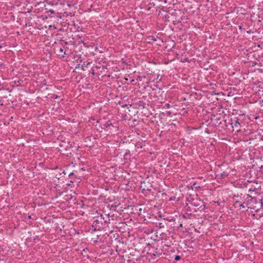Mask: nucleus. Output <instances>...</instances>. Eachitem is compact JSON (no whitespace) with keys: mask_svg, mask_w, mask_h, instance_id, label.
Wrapping results in <instances>:
<instances>
[{"mask_svg":"<svg viewBox=\"0 0 263 263\" xmlns=\"http://www.w3.org/2000/svg\"><path fill=\"white\" fill-rule=\"evenodd\" d=\"M98 215L93 217V220L91 225L93 230L101 231L108 226L110 221V215L109 214L98 213Z\"/></svg>","mask_w":263,"mask_h":263,"instance_id":"nucleus-1","label":"nucleus"},{"mask_svg":"<svg viewBox=\"0 0 263 263\" xmlns=\"http://www.w3.org/2000/svg\"><path fill=\"white\" fill-rule=\"evenodd\" d=\"M227 122V124H228L229 130L232 131L236 130V132L241 130L240 127L242 121L239 119L238 117L233 115H228Z\"/></svg>","mask_w":263,"mask_h":263,"instance_id":"nucleus-2","label":"nucleus"},{"mask_svg":"<svg viewBox=\"0 0 263 263\" xmlns=\"http://www.w3.org/2000/svg\"><path fill=\"white\" fill-rule=\"evenodd\" d=\"M215 125L219 128L223 129H228V124H227L228 115H224L222 118L221 117H217L214 116Z\"/></svg>","mask_w":263,"mask_h":263,"instance_id":"nucleus-3","label":"nucleus"},{"mask_svg":"<svg viewBox=\"0 0 263 263\" xmlns=\"http://www.w3.org/2000/svg\"><path fill=\"white\" fill-rule=\"evenodd\" d=\"M171 14L173 16V23L175 25L181 23L184 20H185L186 23L187 22L188 19L187 16H184V13L180 10H175Z\"/></svg>","mask_w":263,"mask_h":263,"instance_id":"nucleus-4","label":"nucleus"},{"mask_svg":"<svg viewBox=\"0 0 263 263\" xmlns=\"http://www.w3.org/2000/svg\"><path fill=\"white\" fill-rule=\"evenodd\" d=\"M189 200L190 201L191 204L194 206V209L196 210V212L198 211L202 212L205 209V203L198 198H191V199H189Z\"/></svg>","mask_w":263,"mask_h":263,"instance_id":"nucleus-5","label":"nucleus"},{"mask_svg":"<svg viewBox=\"0 0 263 263\" xmlns=\"http://www.w3.org/2000/svg\"><path fill=\"white\" fill-rule=\"evenodd\" d=\"M60 147V151L61 154H62L63 155L67 157H69L71 155V152L72 150L71 149V147L70 145H64V144H61Z\"/></svg>","mask_w":263,"mask_h":263,"instance_id":"nucleus-6","label":"nucleus"},{"mask_svg":"<svg viewBox=\"0 0 263 263\" xmlns=\"http://www.w3.org/2000/svg\"><path fill=\"white\" fill-rule=\"evenodd\" d=\"M148 256H151L152 258L155 259L156 257H158L161 255V252L160 251H157V249L151 246L147 253Z\"/></svg>","mask_w":263,"mask_h":263,"instance_id":"nucleus-7","label":"nucleus"},{"mask_svg":"<svg viewBox=\"0 0 263 263\" xmlns=\"http://www.w3.org/2000/svg\"><path fill=\"white\" fill-rule=\"evenodd\" d=\"M149 183L148 182H146L145 181H143L141 183V188H142V192L144 191H150L151 189L150 187L151 186H149Z\"/></svg>","mask_w":263,"mask_h":263,"instance_id":"nucleus-8","label":"nucleus"},{"mask_svg":"<svg viewBox=\"0 0 263 263\" xmlns=\"http://www.w3.org/2000/svg\"><path fill=\"white\" fill-rule=\"evenodd\" d=\"M188 203H186L185 208L186 211L190 212H196V210L194 209V206L191 204L190 201L188 200Z\"/></svg>","mask_w":263,"mask_h":263,"instance_id":"nucleus-9","label":"nucleus"},{"mask_svg":"<svg viewBox=\"0 0 263 263\" xmlns=\"http://www.w3.org/2000/svg\"><path fill=\"white\" fill-rule=\"evenodd\" d=\"M119 237V235L117 233H114L113 231L110 232V239H111V241L114 239L115 240L118 239Z\"/></svg>","mask_w":263,"mask_h":263,"instance_id":"nucleus-10","label":"nucleus"},{"mask_svg":"<svg viewBox=\"0 0 263 263\" xmlns=\"http://www.w3.org/2000/svg\"><path fill=\"white\" fill-rule=\"evenodd\" d=\"M66 54V51H64V49L62 47H60L59 49V53L58 55L61 58H64Z\"/></svg>","mask_w":263,"mask_h":263,"instance_id":"nucleus-11","label":"nucleus"},{"mask_svg":"<svg viewBox=\"0 0 263 263\" xmlns=\"http://www.w3.org/2000/svg\"><path fill=\"white\" fill-rule=\"evenodd\" d=\"M163 217L164 220H166L170 222L174 221L175 220V219L173 217H164V216H163Z\"/></svg>","mask_w":263,"mask_h":263,"instance_id":"nucleus-12","label":"nucleus"},{"mask_svg":"<svg viewBox=\"0 0 263 263\" xmlns=\"http://www.w3.org/2000/svg\"><path fill=\"white\" fill-rule=\"evenodd\" d=\"M111 125H112V123L110 120L107 121L106 123L104 124V126L106 128H109Z\"/></svg>","mask_w":263,"mask_h":263,"instance_id":"nucleus-13","label":"nucleus"},{"mask_svg":"<svg viewBox=\"0 0 263 263\" xmlns=\"http://www.w3.org/2000/svg\"><path fill=\"white\" fill-rule=\"evenodd\" d=\"M156 226L159 228H163L164 227V223L163 222L156 223Z\"/></svg>","mask_w":263,"mask_h":263,"instance_id":"nucleus-14","label":"nucleus"},{"mask_svg":"<svg viewBox=\"0 0 263 263\" xmlns=\"http://www.w3.org/2000/svg\"><path fill=\"white\" fill-rule=\"evenodd\" d=\"M138 208H139L138 206L137 207V208H136V210L137 211V214L138 215H141V212L142 211V208H139L138 209H137Z\"/></svg>","mask_w":263,"mask_h":263,"instance_id":"nucleus-15","label":"nucleus"},{"mask_svg":"<svg viewBox=\"0 0 263 263\" xmlns=\"http://www.w3.org/2000/svg\"><path fill=\"white\" fill-rule=\"evenodd\" d=\"M238 206L239 208V210H241V209H245V202L239 204Z\"/></svg>","mask_w":263,"mask_h":263,"instance_id":"nucleus-16","label":"nucleus"},{"mask_svg":"<svg viewBox=\"0 0 263 263\" xmlns=\"http://www.w3.org/2000/svg\"><path fill=\"white\" fill-rule=\"evenodd\" d=\"M228 175V174L226 172H223V173H221L220 174V176L222 178H225L226 177H227V176Z\"/></svg>","mask_w":263,"mask_h":263,"instance_id":"nucleus-17","label":"nucleus"},{"mask_svg":"<svg viewBox=\"0 0 263 263\" xmlns=\"http://www.w3.org/2000/svg\"><path fill=\"white\" fill-rule=\"evenodd\" d=\"M181 259V257L179 255H176L175 257V260L178 261Z\"/></svg>","mask_w":263,"mask_h":263,"instance_id":"nucleus-18","label":"nucleus"},{"mask_svg":"<svg viewBox=\"0 0 263 263\" xmlns=\"http://www.w3.org/2000/svg\"><path fill=\"white\" fill-rule=\"evenodd\" d=\"M238 203H239V201H238V200H236V201L235 202V203H234V205H233V206H234L235 208H237V204H238Z\"/></svg>","mask_w":263,"mask_h":263,"instance_id":"nucleus-19","label":"nucleus"},{"mask_svg":"<svg viewBox=\"0 0 263 263\" xmlns=\"http://www.w3.org/2000/svg\"><path fill=\"white\" fill-rule=\"evenodd\" d=\"M52 98L53 99H57L58 98V96L56 94H53Z\"/></svg>","mask_w":263,"mask_h":263,"instance_id":"nucleus-20","label":"nucleus"},{"mask_svg":"<svg viewBox=\"0 0 263 263\" xmlns=\"http://www.w3.org/2000/svg\"><path fill=\"white\" fill-rule=\"evenodd\" d=\"M170 107V104L169 103H166L164 105V107L169 108Z\"/></svg>","mask_w":263,"mask_h":263,"instance_id":"nucleus-21","label":"nucleus"},{"mask_svg":"<svg viewBox=\"0 0 263 263\" xmlns=\"http://www.w3.org/2000/svg\"><path fill=\"white\" fill-rule=\"evenodd\" d=\"M164 17L165 18V22L169 21V20H168V18L170 17L169 16L165 15Z\"/></svg>","mask_w":263,"mask_h":263,"instance_id":"nucleus-22","label":"nucleus"},{"mask_svg":"<svg viewBox=\"0 0 263 263\" xmlns=\"http://www.w3.org/2000/svg\"><path fill=\"white\" fill-rule=\"evenodd\" d=\"M247 196L248 197V198H251L250 201H252V200L253 199V198L251 196H250L249 194H247Z\"/></svg>","mask_w":263,"mask_h":263,"instance_id":"nucleus-23","label":"nucleus"},{"mask_svg":"<svg viewBox=\"0 0 263 263\" xmlns=\"http://www.w3.org/2000/svg\"><path fill=\"white\" fill-rule=\"evenodd\" d=\"M49 12H50L51 14H53V13H54V11L53 10H52V9H50L49 11H48Z\"/></svg>","mask_w":263,"mask_h":263,"instance_id":"nucleus-24","label":"nucleus"},{"mask_svg":"<svg viewBox=\"0 0 263 263\" xmlns=\"http://www.w3.org/2000/svg\"><path fill=\"white\" fill-rule=\"evenodd\" d=\"M88 251V249L87 248H86L83 249V252H85Z\"/></svg>","mask_w":263,"mask_h":263,"instance_id":"nucleus-25","label":"nucleus"},{"mask_svg":"<svg viewBox=\"0 0 263 263\" xmlns=\"http://www.w3.org/2000/svg\"><path fill=\"white\" fill-rule=\"evenodd\" d=\"M73 175H74L73 173H70V174H68L69 177H71Z\"/></svg>","mask_w":263,"mask_h":263,"instance_id":"nucleus-26","label":"nucleus"},{"mask_svg":"<svg viewBox=\"0 0 263 263\" xmlns=\"http://www.w3.org/2000/svg\"><path fill=\"white\" fill-rule=\"evenodd\" d=\"M31 216L30 215H28L27 217H25V219H31Z\"/></svg>","mask_w":263,"mask_h":263,"instance_id":"nucleus-27","label":"nucleus"},{"mask_svg":"<svg viewBox=\"0 0 263 263\" xmlns=\"http://www.w3.org/2000/svg\"><path fill=\"white\" fill-rule=\"evenodd\" d=\"M92 240L93 241L95 242H97L101 241V240Z\"/></svg>","mask_w":263,"mask_h":263,"instance_id":"nucleus-28","label":"nucleus"},{"mask_svg":"<svg viewBox=\"0 0 263 263\" xmlns=\"http://www.w3.org/2000/svg\"><path fill=\"white\" fill-rule=\"evenodd\" d=\"M239 196L238 194L234 195L233 197V198L234 199L235 197H238Z\"/></svg>","mask_w":263,"mask_h":263,"instance_id":"nucleus-29","label":"nucleus"},{"mask_svg":"<svg viewBox=\"0 0 263 263\" xmlns=\"http://www.w3.org/2000/svg\"><path fill=\"white\" fill-rule=\"evenodd\" d=\"M260 201L261 206H262V205H263L262 200V199H260Z\"/></svg>","mask_w":263,"mask_h":263,"instance_id":"nucleus-30","label":"nucleus"},{"mask_svg":"<svg viewBox=\"0 0 263 263\" xmlns=\"http://www.w3.org/2000/svg\"><path fill=\"white\" fill-rule=\"evenodd\" d=\"M167 114L169 116H170V115L171 114V111H167Z\"/></svg>","mask_w":263,"mask_h":263,"instance_id":"nucleus-31","label":"nucleus"},{"mask_svg":"<svg viewBox=\"0 0 263 263\" xmlns=\"http://www.w3.org/2000/svg\"><path fill=\"white\" fill-rule=\"evenodd\" d=\"M248 211L247 210H242V212L245 213V212H246V211Z\"/></svg>","mask_w":263,"mask_h":263,"instance_id":"nucleus-32","label":"nucleus"},{"mask_svg":"<svg viewBox=\"0 0 263 263\" xmlns=\"http://www.w3.org/2000/svg\"><path fill=\"white\" fill-rule=\"evenodd\" d=\"M151 246L149 243H147V247H149Z\"/></svg>","mask_w":263,"mask_h":263,"instance_id":"nucleus-33","label":"nucleus"},{"mask_svg":"<svg viewBox=\"0 0 263 263\" xmlns=\"http://www.w3.org/2000/svg\"><path fill=\"white\" fill-rule=\"evenodd\" d=\"M239 29H242V27L241 26H239Z\"/></svg>","mask_w":263,"mask_h":263,"instance_id":"nucleus-34","label":"nucleus"},{"mask_svg":"<svg viewBox=\"0 0 263 263\" xmlns=\"http://www.w3.org/2000/svg\"><path fill=\"white\" fill-rule=\"evenodd\" d=\"M63 174H64L65 175L66 174V173L65 172V171H64L63 172Z\"/></svg>","mask_w":263,"mask_h":263,"instance_id":"nucleus-35","label":"nucleus"},{"mask_svg":"<svg viewBox=\"0 0 263 263\" xmlns=\"http://www.w3.org/2000/svg\"><path fill=\"white\" fill-rule=\"evenodd\" d=\"M71 183H73L72 181H70V184H71Z\"/></svg>","mask_w":263,"mask_h":263,"instance_id":"nucleus-36","label":"nucleus"},{"mask_svg":"<svg viewBox=\"0 0 263 263\" xmlns=\"http://www.w3.org/2000/svg\"><path fill=\"white\" fill-rule=\"evenodd\" d=\"M71 183H73L72 181H70V184H71Z\"/></svg>","mask_w":263,"mask_h":263,"instance_id":"nucleus-37","label":"nucleus"},{"mask_svg":"<svg viewBox=\"0 0 263 263\" xmlns=\"http://www.w3.org/2000/svg\"><path fill=\"white\" fill-rule=\"evenodd\" d=\"M217 203H218V205H220L219 202L217 201Z\"/></svg>","mask_w":263,"mask_h":263,"instance_id":"nucleus-38","label":"nucleus"},{"mask_svg":"<svg viewBox=\"0 0 263 263\" xmlns=\"http://www.w3.org/2000/svg\"><path fill=\"white\" fill-rule=\"evenodd\" d=\"M217 203H218V205H220L219 202L217 201Z\"/></svg>","mask_w":263,"mask_h":263,"instance_id":"nucleus-39","label":"nucleus"},{"mask_svg":"<svg viewBox=\"0 0 263 263\" xmlns=\"http://www.w3.org/2000/svg\"><path fill=\"white\" fill-rule=\"evenodd\" d=\"M217 203H218V205H220L219 202L217 201Z\"/></svg>","mask_w":263,"mask_h":263,"instance_id":"nucleus-40","label":"nucleus"},{"mask_svg":"<svg viewBox=\"0 0 263 263\" xmlns=\"http://www.w3.org/2000/svg\"><path fill=\"white\" fill-rule=\"evenodd\" d=\"M65 44H67V42H65Z\"/></svg>","mask_w":263,"mask_h":263,"instance_id":"nucleus-41","label":"nucleus"},{"mask_svg":"<svg viewBox=\"0 0 263 263\" xmlns=\"http://www.w3.org/2000/svg\"><path fill=\"white\" fill-rule=\"evenodd\" d=\"M262 139H263V138H262Z\"/></svg>","mask_w":263,"mask_h":263,"instance_id":"nucleus-42","label":"nucleus"}]
</instances>
